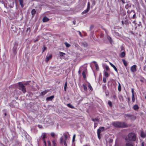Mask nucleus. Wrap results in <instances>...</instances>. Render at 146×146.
I'll use <instances>...</instances> for the list:
<instances>
[{
  "instance_id": "f257e3e1",
  "label": "nucleus",
  "mask_w": 146,
  "mask_h": 146,
  "mask_svg": "<svg viewBox=\"0 0 146 146\" xmlns=\"http://www.w3.org/2000/svg\"><path fill=\"white\" fill-rule=\"evenodd\" d=\"M113 125L116 127H127L125 123L121 122H114L113 123Z\"/></svg>"
},
{
  "instance_id": "f03ea898",
  "label": "nucleus",
  "mask_w": 146,
  "mask_h": 146,
  "mask_svg": "<svg viewBox=\"0 0 146 146\" xmlns=\"http://www.w3.org/2000/svg\"><path fill=\"white\" fill-rule=\"evenodd\" d=\"M136 135L133 133H130L127 135V140L131 141H135L136 140Z\"/></svg>"
},
{
  "instance_id": "7ed1b4c3",
  "label": "nucleus",
  "mask_w": 146,
  "mask_h": 146,
  "mask_svg": "<svg viewBox=\"0 0 146 146\" xmlns=\"http://www.w3.org/2000/svg\"><path fill=\"white\" fill-rule=\"evenodd\" d=\"M127 13L129 17L131 19H135L136 18V13L135 11L133 10L130 11L128 10Z\"/></svg>"
},
{
  "instance_id": "20e7f679",
  "label": "nucleus",
  "mask_w": 146,
  "mask_h": 146,
  "mask_svg": "<svg viewBox=\"0 0 146 146\" xmlns=\"http://www.w3.org/2000/svg\"><path fill=\"white\" fill-rule=\"evenodd\" d=\"M105 130V127H100L97 130V135L98 138L100 139L101 138V133L103 131Z\"/></svg>"
},
{
  "instance_id": "39448f33",
  "label": "nucleus",
  "mask_w": 146,
  "mask_h": 146,
  "mask_svg": "<svg viewBox=\"0 0 146 146\" xmlns=\"http://www.w3.org/2000/svg\"><path fill=\"white\" fill-rule=\"evenodd\" d=\"M19 89L21 90L23 93H25L26 92L25 86L21 82H19Z\"/></svg>"
},
{
  "instance_id": "423d86ee",
  "label": "nucleus",
  "mask_w": 146,
  "mask_h": 146,
  "mask_svg": "<svg viewBox=\"0 0 146 146\" xmlns=\"http://www.w3.org/2000/svg\"><path fill=\"white\" fill-rule=\"evenodd\" d=\"M90 3L89 2H88V3L87 5V9L84 11L82 13V14L83 15L85 14L86 13L90 10Z\"/></svg>"
},
{
  "instance_id": "0eeeda50",
  "label": "nucleus",
  "mask_w": 146,
  "mask_h": 146,
  "mask_svg": "<svg viewBox=\"0 0 146 146\" xmlns=\"http://www.w3.org/2000/svg\"><path fill=\"white\" fill-rule=\"evenodd\" d=\"M60 143L61 144H62L63 143H64V145L65 146H67V145L66 144V140H64L63 141V138L62 137H61L60 139Z\"/></svg>"
},
{
  "instance_id": "6e6552de",
  "label": "nucleus",
  "mask_w": 146,
  "mask_h": 146,
  "mask_svg": "<svg viewBox=\"0 0 146 146\" xmlns=\"http://www.w3.org/2000/svg\"><path fill=\"white\" fill-rule=\"evenodd\" d=\"M136 67L137 66L135 65H133L131 67L130 70L132 72L134 73L136 71Z\"/></svg>"
},
{
  "instance_id": "1a4fd4ad",
  "label": "nucleus",
  "mask_w": 146,
  "mask_h": 146,
  "mask_svg": "<svg viewBox=\"0 0 146 146\" xmlns=\"http://www.w3.org/2000/svg\"><path fill=\"white\" fill-rule=\"evenodd\" d=\"M52 57L51 54H50L49 55H47L46 56V62H48L49 60H50Z\"/></svg>"
},
{
  "instance_id": "9d476101",
  "label": "nucleus",
  "mask_w": 146,
  "mask_h": 146,
  "mask_svg": "<svg viewBox=\"0 0 146 146\" xmlns=\"http://www.w3.org/2000/svg\"><path fill=\"white\" fill-rule=\"evenodd\" d=\"M68 132H65L63 133V135L64 137V140L67 141L68 139Z\"/></svg>"
},
{
  "instance_id": "9b49d317",
  "label": "nucleus",
  "mask_w": 146,
  "mask_h": 146,
  "mask_svg": "<svg viewBox=\"0 0 146 146\" xmlns=\"http://www.w3.org/2000/svg\"><path fill=\"white\" fill-rule=\"evenodd\" d=\"M109 63H110V65L112 67L114 68V69L115 71L116 72H117L118 71H117V68H116V67L113 64H112L111 62H110Z\"/></svg>"
},
{
  "instance_id": "f8f14e48",
  "label": "nucleus",
  "mask_w": 146,
  "mask_h": 146,
  "mask_svg": "<svg viewBox=\"0 0 146 146\" xmlns=\"http://www.w3.org/2000/svg\"><path fill=\"white\" fill-rule=\"evenodd\" d=\"M54 98V96H52L48 97H47L46 98V100L47 101H50L52 100Z\"/></svg>"
},
{
  "instance_id": "ddd939ff",
  "label": "nucleus",
  "mask_w": 146,
  "mask_h": 146,
  "mask_svg": "<svg viewBox=\"0 0 146 146\" xmlns=\"http://www.w3.org/2000/svg\"><path fill=\"white\" fill-rule=\"evenodd\" d=\"M141 136L142 137H144L146 136V133H144L143 131H141Z\"/></svg>"
},
{
  "instance_id": "4468645a",
  "label": "nucleus",
  "mask_w": 146,
  "mask_h": 146,
  "mask_svg": "<svg viewBox=\"0 0 146 146\" xmlns=\"http://www.w3.org/2000/svg\"><path fill=\"white\" fill-rule=\"evenodd\" d=\"M49 20V19L46 17H44L42 19L43 22H46Z\"/></svg>"
},
{
  "instance_id": "2eb2a0df",
  "label": "nucleus",
  "mask_w": 146,
  "mask_h": 146,
  "mask_svg": "<svg viewBox=\"0 0 146 146\" xmlns=\"http://www.w3.org/2000/svg\"><path fill=\"white\" fill-rule=\"evenodd\" d=\"M104 75L107 78H108L109 76V74L108 73V72L105 71H104Z\"/></svg>"
},
{
  "instance_id": "dca6fc26",
  "label": "nucleus",
  "mask_w": 146,
  "mask_h": 146,
  "mask_svg": "<svg viewBox=\"0 0 146 146\" xmlns=\"http://www.w3.org/2000/svg\"><path fill=\"white\" fill-rule=\"evenodd\" d=\"M48 92V90H45L42 92L40 94V95H44L45 94Z\"/></svg>"
},
{
  "instance_id": "f3484780",
  "label": "nucleus",
  "mask_w": 146,
  "mask_h": 146,
  "mask_svg": "<svg viewBox=\"0 0 146 146\" xmlns=\"http://www.w3.org/2000/svg\"><path fill=\"white\" fill-rule=\"evenodd\" d=\"M46 134L45 133H43L42 134V138L43 140H45V139L46 138Z\"/></svg>"
},
{
  "instance_id": "a211bd4d",
  "label": "nucleus",
  "mask_w": 146,
  "mask_h": 146,
  "mask_svg": "<svg viewBox=\"0 0 146 146\" xmlns=\"http://www.w3.org/2000/svg\"><path fill=\"white\" fill-rule=\"evenodd\" d=\"M125 56V53L124 52H123L120 55V56L121 58L124 57Z\"/></svg>"
},
{
  "instance_id": "6ab92c4d",
  "label": "nucleus",
  "mask_w": 146,
  "mask_h": 146,
  "mask_svg": "<svg viewBox=\"0 0 146 146\" xmlns=\"http://www.w3.org/2000/svg\"><path fill=\"white\" fill-rule=\"evenodd\" d=\"M133 108L135 110H137L139 109V107L137 105H135L133 106Z\"/></svg>"
},
{
  "instance_id": "aec40b11",
  "label": "nucleus",
  "mask_w": 146,
  "mask_h": 146,
  "mask_svg": "<svg viewBox=\"0 0 146 146\" xmlns=\"http://www.w3.org/2000/svg\"><path fill=\"white\" fill-rule=\"evenodd\" d=\"M19 1L21 7H23L24 6L23 4V0H19Z\"/></svg>"
},
{
  "instance_id": "412c9836",
  "label": "nucleus",
  "mask_w": 146,
  "mask_h": 146,
  "mask_svg": "<svg viewBox=\"0 0 146 146\" xmlns=\"http://www.w3.org/2000/svg\"><path fill=\"white\" fill-rule=\"evenodd\" d=\"M82 76H83V78L85 79L86 78V72L85 71H84L82 72Z\"/></svg>"
},
{
  "instance_id": "4be33fe9",
  "label": "nucleus",
  "mask_w": 146,
  "mask_h": 146,
  "mask_svg": "<svg viewBox=\"0 0 146 146\" xmlns=\"http://www.w3.org/2000/svg\"><path fill=\"white\" fill-rule=\"evenodd\" d=\"M65 53L64 52H59V54L61 56H63L65 55Z\"/></svg>"
},
{
  "instance_id": "5701e85b",
  "label": "nucleus",
  "mask_w": 146,
  "mask_h": 146,
  "mask_svg": "<svg viewBox=\"0 0 146 146\" xmlns=\"http://www.w3.org/2000/svg\"><path fill=\"white\" fill-rule=\"evenodd\" d=\"M122 61L124 66H127V62L124 59L122 60Z\"/></svg>"
},
{
  "instance_id": "b1692460",
  "label": "nucleus",
  "mask_w": 146,
  "mask_h": 146,
  "mask_svg": "<svg viewBox=\"0 0 146 146\" xmlns=\"http://www.w3.org/2000/svg\"><path fill=\"white\" fill-rule=\"evenodd\" d=\"M67 105L68 107L71 108H74V107L70 104H67Z\"/></svg>"
},
{
  "instance_id": "393cba45",
  "label": "nucleus",
  "mask_w": 146,
  "mask_h": 146,
  "mask_svg": "<svg viewBox=\"0 0 146 146\" xmlns=\"http://www.w3.org/2000/svg\"><path fill=\"white\" fill-rule=\"evenodd\" d=\"M121 90V86L120 84L118 83V90L119 91H120Z\"/></svg>"
},
{
  "instance_id": "a878e982",
  "label": "nucleus",
  "mask_w": 146,
  "mask_h": 146,
  "mask_svg": "<svg viewBox=\"0 0 146 146\" xmlns=\"http://www.w3.org/2000/svg\"><path fill=\"white\" fill-rule=\"evenodd\" d=\"M125 146H133V145L131 143H126Z\"/></svg>"
},
{
  "instance_id": "bb28decb",
  "label": "nucleus",
  "mask_w": 146,
  "mask_h": 146,
  "mask_svg": "<svg viewBox=\"0 0 146 146\" xmlns=\"http://www.w3.org/2000/svg\"><path fill=\"white\" fill-rule=\"evenodd\" d=\"M64 44H65L66 46L68 48L69 47L71 46L70 44L68 43L67 42H65Z\"/></svg>"
},
{
  "instance_id": "cd10ccee",
  "label": "nucleus",
  "mask_w": 146,
  "mask_h": 146,
  "mask_svg": "<svg viewBox=\"0 0 146 146\" xmlns=\"http://www.w3.org/2000/svg\"><path fill=\"white\" fill-rule=\"evenodd\" d=\"M88 87L91 91H92L93 90L92 88L90 83H89L88 84Z\"/></svg>"
},
{
  "instance_id": "c85d7f7f",
  "label": "nucleus",
  "mask_w": 146,
  "mask_h": 146,
  "mask_svg": "<svg viewBox=\"0 0 146 146\" xmlns=\"http://www.w3.org/2000/svg\"><path fill=\"white\" fill-rule=\"evenodd\" d=\"M67 85V82H66L64 84V90L65 91H66V90Z\"/></svg>"
},
{
  "instance_id": "c756f323",
  "label": "nucleus",
  "mask_w": 146,
  "mask_h": 146,
  "mask_svg": "<svg viewBox=\"0 0 146 146\" xmlns=\"http://www.w3.org/2000/svg\"><path fill=\"white\" fill-rule=\"evenodd\" d=\"M83 87L84 89L86 91H87V88L86 86L84 84L83 85Z\"/></svg>"
},
{
  "instance_id": "7c9ffc66",
  "label": "nucleus",
  "mask_w": 146,
  "mask_h": 146,
  "mask_svg": "<svg viewBox=\"0 0 146 146\" xmlns=\"http://www.w3.org/2000/svg\"><path fill=\"white\" fill-rule=\"evenodd\" d=\"M35 13L36 11L35 9H33L32 10L31 13L33 15L35 14Z\"/></svg>"
},
{
  "instance_id": "2f4dec72",
  "label": "nucleus",
  "mask_w": 146,
  "mask_h": 146,
  "mask_svg": "<svg viewBox=\"0 0 146 146\" xmlns=\"http://www.w3.org/2000/svg\"><path fill=\"white\" fill-rule=\"evenodd\" d=\"M92 120L94 122L97 121L99 120V119L97 118H95V119H92Z\"/></svg>"
},
{
  "instance_id": "473e14b6",
  "label": "nucleus",
  "mask_w": 146,
  "mask_h": 146,
  "mask_svg": "<svg viewBox=\"0 0 146 146\" xmlns=\"http://www.w3.org/2000/svg\"><path fill=\"white\" fill-rule=\"evenodd\" d=\"M52 142L53 144V146H56V143L55 141L54 140H53L52 141Z\"/></svg>"
},
{
  "instance_id": "72a5a7b5",
  "label": "nucleus",
  "mask_w": 146,
  "mask_h": 146,
  "mask_svg": "<svg viewBox=\"0 0 146 146\" xmlns=\"http://www.w3.org/2000/svg\"><path fill=\"white\" fill-rule=\"evenodd\" d=\"M108 39L111 42L112 40L111 38L110 37L108 36Z\"/></svg>"
},
{
  "instance_id": "f704fd0d",
  "label": "nucleus",
  "mask_w": 146,
  "mask_h": 146,
  "mask_svg": "<svg viewBox=\"0 0 146 146\" xmlns=\"http://www.w3.org/2000/svg\"><path fill=\"white\" fill-rule=\"evenodd\" d=\"M75 137H76V134H74V135L73 137V138H72V142H74V141L75 140Z\"/></svg>"
},
{
  "instance_id": "c9c22d12",
  "label": "nucleus",
  "mask_w": 146,
  "mask_h": 146,
  "mask_svg": "<svg viewBox=\"0 0 146 146\" xmlns=\"http://www.w3.org/2000/svg\"><path fill=\"white\" fill-rule=\"evenodd\" d=\"M105 68L106 70L108 71L109 70V68L108 66L106 65L105 66Z\"/></svg>"
},
{
  "instance_id": "e433bc0d",
  "label": "nucleus",
  "mask_w": 146,
  "mask_h": 146,
  "mask_svg": "<svg viewBox=\"0 0 146 146\" xmlns=\"http://www.w3.org/2000/svg\"><path fill=\"white\" fill-rule=\"evenodd\" d=\"M103 81L105 83L106 82V78L104 77L103 78Z\"/></svg>"
},
{
  "instance_id": "4c0bfd02",
  "label": "nucleus",
  "mask_w": 146,
  "mask_h": 146,
  "mask_svg": "<svg viewBox=\"0 0 146 146\" xmlns=\"http://www.w3.org/2000/svg\"><path fill=\"white\" fill-rule=\"evenodd\" d=\"M51 136L53 137H54L55 136V134L54 133H52L51 134Z\"/></svg>"
},
{
  "instance_id": "58836bf2",
  "label": "nucleus",
  "mask_w": 146,
  "mask_h": 146,
  "mask_svg": "<svg viewBox=\"0 0 146 146\" xmlns=\"http://www.w3.org/2000/svg\"><path fill=\"white\" fill-rule=\"evenodd\" d=\"M132 96V102H134L135 101V98L134 97V95Z\"/></svg>"
},
{
  "instance_id": "ea45409f",
  "label": "nucleus",
  "mask_w": 146,
  "mask_h": 146,
  "mask_svg": "<svg viewBox=\"0 0 146 146\" xmlns=\"http://www.w3.org/2000/svg\"><path fill=\"white\" fill-rule=\"evenodd\" d=\"M78 33H79L80 36L81 37H83L82 35V34H81V32L80 31H78Z\"/></svg>"
},
{
  "instance_id": "a19ab883",
  "label": "nucleus",
  "mask_w": 146,
  "mask_h": 146,
  "mask_svg": "<svg viewBox=\"0 0 146 146\" xmlns=\"http://www.w3.org/2000/svg\"><path fill=\"white\" fill-rule=\"evenodd\" d=\"M134 89L133 88L132 89H131V92L132 93V96L134 95Z\"/></svg>"
},
{
  "instance_id": "79ce46f5",
  "label": "nucleus",
  "mask_w": 146,
  "mask_h": 146,
  "mask_svg": "<svg viewBox=\"0 0 146 146\" xmlns=\"http://www.w3.org/2000/svg\"><path fill=\"white\" fill-rule=\"evenodd\" d=\"M48 143L49 146H51V143L49 141H48Z\"/></svg>"
},
{
  "instance_id": "37998d69",
  "label": "nucleus",
  "mask_w": 146,
  "mask_h": 146,
  "mask_svg": "<svg viewBox=\"0 0 146 146\" xmlns=\"http://www.w3.org/2000/svg\"><path fill=\"white\" fill-rule=\"evenodd\" d=\"M95 67H96V68L97 69H98V66L97 64H95Z\"/></svg>"
},
{
  "instance_id": "c03bdc74",
  "label": "nucleus",
  "mask_w": 146,
  "mask_h": 146,
  "mask_svg": "<svg viewBox=\"0 0 146 146\" xmlns=\"http://www.w3.org/2000/svg\"><path fill=\"white\" fill-rule=\"evenodd\" d=\"M108 104L110 106H111V102L109 101L108 102Z\"/></svg>"
},
{
  "instance_id": "a18cd8bd",
  "label": "nucleus",
  "mask_w": 146,
  "mask_h": 146,
  "mask_svg": "<svg viewBox=\"0 0 146 146\" xmlns=\"http://www.w3.org/2000/svg\"><path fill=\"white\" fill-rule=\"evenodd\" d=\"M97 126V123H95L94 124V127L95 128Z\"/></svg>"
},
{
  "instance_id": "49530a36",
  "label": "nucleus",
  "mask_w": 146,
  "mask_h": 146,
  "mask_svg": "<svg viewBox=\"0 0 146 146\" xmlns=\"http://www.w3.org/2000/svg\"><path fill=\"white\" fill-rule=\"evenodd\" d=\"M46 47L44 46L43 48V52L46 49Z\"/></svg>"
},
{
  "instance_id": "de8ad7c7",
  "label": "nucleus",
  "mask_w": 146,
  "mask_h": 146,
  "mask_svg": "<svg viewBox=\"0 0 146 146\" xmlns=\"http://www.w3.org/2000/svg\"><path fill=\"white\" fill-rule=\"evenodd\" d=\"M43 142L44 143L45 146H46V142L45 140H44Z\"/></svg>"
},
{
  "instance_id": "09e8293b",
  "label": "nucleus",
  "mask_w": 146,
  "mask_h": 146,
  "mask_svg": "<svg viewBox=\"0 0 146 146\" xmlns=\"http://www.w3.org/2000/svg\"><path fill=\"white\" fill-rule=\"evenodd\" d=\"M73 23L74 25L76 24V21L75 20H74L73 22Z\"/></svg>"
},
{
  "instance_id": "8fccbe9b",
  "label": "nucleus",
  "mask_w": 146,
  "mask_h": 146,
  "mask_svg": "<svg viewBox=\"0 0 146 146\" xmlns=\"http://www.w3.org/2000/svg\"><path fill=\"white\" fill-rule=\"evenodd\" d=\"M142 146H144V143L143 142L142 143Z\"/></svg>"
},
{
  "instance_id": "3c124183",
  "label": "nucleus",
  "mask_w": 146,
  "mask_h": 146,
  "mask_svg": "<svg viewBox=\"0 0 146 146\" xmlns=\"http://www.w3.org/2000/svg\"><path fill=\"white\" fill-rule=\"evenodd\" d=\"M93 62L95 64H97V63H96V61H93Z\"/></svg>"
},
{
  "instance_id": "603ef678",
  "label": "nucleus",
  "mask_w": 146,
  "mask_h": 146,
  "mask_svg": "<svg viewBox=\"0 0 146 146\" xmlns=\"http://www.w3.org/2000/svg\"><path fill=\"white\" fill-rule=\"evenodd\" d=\"M81 73V71L80 70H79L78 71V73L79 74H80Z\"/></svg>"
},
{
  "instance_id": "864d4df0",
  "label": "nucleus",
  "mask_w": 146,
  "mask_h": 146,
  "mask_svg": "<svg viewBox=\"0 0 146 146\" xmlns=\"http://www.w3.org/2000/svg\"><path fill=\"white\" fill-rule=\"evenodd\" d=\"M122 23L123 24V25L124 24H126L125 23H124L123 21H122Z\"/></svg>"
},
{
  "instance_id": "5fc2aeb1",
  "label": "nucleus",
  "mask_w": 146,
  "mask_h": 146,
  "mask_svg": "<svg viewBox=\"0 0 146 146\" xmlns=\"http://www.w3.org/2000/svg\"><path fill=\"white\" fill-rule=\"evenodd\" d=\"M38 39H36V40L35 41V42L37 41H38Z\"/></svg>"
},
{
  "instance_id": "6e6d98bb",
  "label": "nucleus",
  "mask_w": 146,
  "mask_h": 146,
  "mask_svg": "<svg viewBox=\"0 0 146 146\" xmlns=\"http://www.w3.org/2000/svg\"><path fill=\"white\" fill-rule=\"evenodd\" d=\"M121 50H123V47H122L121 48Z\"/></svg>"
},
{
  "instance_id": "4d7b16f0",
  "label": "nucleus",
  "mask_w": 146,
  "mask_h": 146,
  "mask_svg": "<svg viewBox=\"0 0 146 146\" xmlns=\"http://www.w3.org/2000/svg\"><path fill=\"white\" fill-rule=\"evenodd\" d=\"M6 115H7V114H6V113H5V116H6Z\"/></svg>"
},
{
  "instance_id": "13d9d810",
  "label": "nucleus",
  "mask_w": 146,
  "mask_h": 146,
  "mask_svg": "<svg viewBox=\"0 0 146 146\" xmlns=\"http://www.w3.org/2000/svg\"><path fill=\"white\" fill-rule=\"evenodd\" d=\"M135 21H134L133 22V23H135Z\"/></svg>"
},
{
  "instance_id": "bf43d9fd",
  "label": "nucleus",
  "mask_w": 146,
  "mask_h": 146,
  "mask_svg": "<svg viewBox=\"0 0 146 146\" xmlns=\"http://www.w3.org/2000/svg\"><path fill=\"white\" fill-rule=\"evenodd\" d=\"M25 84V85H27V83H26V84Z\"/></svg>"
},
{
  "instance_id": "052dcab7",
  "label": "nucleus",
  "mask_w": 146,
  "mask_h": 146,
  "mask_svg": "<svg viewBox=\"0 0 146 146\" xmlns=\"http://www.w3.org/2000/svg\"><path fill=\"white\" fill-rule=\"evenodd\" d=\"M29 29H30V28H27V30Z\"/></svg>"
},
{
  "instance_id": "680f3d73",
  "label": "nucleus",
  "mask_w": 146,
  "mask_h": 146,
  "mask_svg": "<svg viewBox=\"0 0 146 146\" xmlns=\"http://www.w3.org/2000/svg\"><path fill=\"white\" fill-rule=\"evenodd\" d=\"M125 21L126 22H127V23H128V22H127V21Z\"/></svg>"
}]
</instances>
